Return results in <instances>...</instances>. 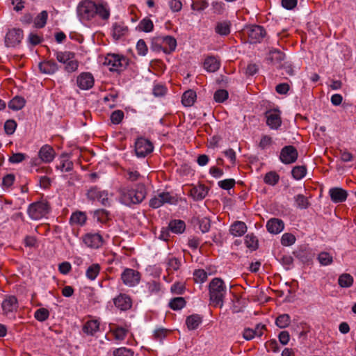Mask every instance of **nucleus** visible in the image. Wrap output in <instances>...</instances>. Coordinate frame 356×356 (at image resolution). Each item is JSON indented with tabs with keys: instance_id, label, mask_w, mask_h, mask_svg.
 Returning a JSON list of instances; mask_svg holds the SVG:
<instances>
[{
	"instance_id": "7",
	"label": "nucleus",
	"mask_w": 356,
	"mask_h": 356,
	"mask_svg": "<svg viewBox=\"0 0 356 356\" xmlns=\"http://www.w3.org/2000/svg\"><path fill=\"white\" fill-rule=\"evenodd\" d=\"M177 202L176 197L169 192H161L154 195L149 200V207L153 209H158L164 204H175Z\"/></svg>"
},
{
	"instance_id": "54",
	"label": "nucleus",
	"mask_w": 356,
	"mask_h": 356,
	"mask_svg": "<svg viewBox=\"0 0 356 356\" xmlns=\"http://www.w3.org/2000/svg\"><path fill=\"white\" fill-rule=\"evenodd\" d=\"M145 288L149 293H155L159 291L160 284L159 282L152 280L146 283Z\"/></svg>"
},
{
	"instance_id": "64",
	"label": "nucleus",
	"mask_w": 356,
	"mask_h": 356,
	"mask_svg": "<svg viewBox=\"0 0 356 356\" xmlns=\"http://www.w3.org/2000/svg\"><path fill=\"white\" fill-rule=\"evenodd\" d=\"M170 8L172 12H178L182 8V3L179 0H170L168 3Z\"/></svg>"
},
{
	"instance_id": "29",
	"label": "nucleus",
	"mask_w": 356,
	"mask_h": 356,
	"mask_svg": "<svg viewBox=\"0 0 356 356\" xmlns=\"http://www.w3.org/2000/svg\"><path fill=\"white\" fill-rule=\"evenodd\" d=\"M86 220L87 217L84 212L76 211L72 214L70 222L72 225L83 226Z\"/></svg>"
},
{
	"instance_id": "8",
	"label": "nucleus",
	"mask_w": 356,
	"mask_h": 356,
	"mask_svg": "<svg viewBox=\"0 0 356 356\" xmlns=\"http://www.w3.org/2000/svg\"><path fill=\"white\" fill-rule=\"evenodd\" d=\"M154 45L155 49H161L165 54H170L175 50L177 41L175 38L170 35L160 36L156 39Z\"/></svg>"
},
{
	"instance_id": "61",
	"label": "nucleus",
	"mask_w": 356,
	"mask_h": 356,
	"mask_svg": "<svg viewBox=\"0 0 356 356\" xmlns=\"http://www.w3.org/2000/svg\"><path fill=\"white\" fill-rule=\"evenodd\" d=\"M138 54L140 56H145L147 53V47L143 40H139L136 44Z\"/></svg>"
},
{
	"instance_id": "26",
	"label": "nucleus",
	"mask_w": 356,
	"mask_h": 356,
	"mask_svg": "<svg viewBox=\"0 0 356 356\" xmlns=\"http://www.w3.org/2000/svg\"><path fill=\"white\" fill-rule=\"evenodd\" d=\"M229 232L234 236H241L247 232V226L242 221H236L230 226Z\"/></svg>"
},
{
	"instance_id": "35",
	"label": "nucleus",
	"mask_w": 356,
	"mask_h": 356,
	"mask_svg": "<svg viewBox=\"0 0 356 356\" xmlns=\"http://www.w3.org/2000/svg\"><path fill=\"white\" fill-rule=\"evenodd\" d=\"M296 256L303 263L309 262L312 257L310 248L309 247H301L296 252Z\"/></svg>"
},
{
	"instance_id": "2",
	"label": "nucleus",
	"mask_w": 356,
	"mask_h": 356,
	"mask_svg": "<svg viewBox=\"0 0 356 356\" xmlns=\"http://www.w3.org/2000/svg\"><path fill=\"white\" fill-rule=\"evenodd\" d=\"M118 192L120 202L128 207L141 203L147 195L146 187L143 184H136L132 188L122 186Z\"/></svg>"
},
{
	"instance_id": "60",
	"label": "nucleus",
	"mask_w": 356,
	"mask_h": 356,
	"mask_svg": "<svg viewBox=\"0 0 356 356\" xmlns=\"http://www.w3.org/2000/svg\"><path fill=\"white\" fill-rule=\"evenodd\" d=\"M235 185V180L234 179H227L218 182V186L225 190H229L233 188Z\"/></svg>"
},
{
	"instance_id": "32",
	"label": "nucleus",
	"mask_w": 356,
	"mask_h": 356,
	"mask_svg": "<svg viewBox=\"0 0 356 356\" xmlns=\"http://www.w3.org/2000/svg\"><path fill=\"white\" fill-rule=\"evenodd\" d=\"M26 104L24 98L16 96L13 97L8 103V107L13 111L21 110Z\"/></svg>"
},
{
	"instance_id": "16",
	"label": "nucleus",
	"mask_w": 356,
	"mask_h": 356,
	"mask_svg": "<svg viewBox=\"0 0 356 356\" xmlns=\"http://www.w3.org/2000/svg\"><path fill=\"white\" fill-rule=\"evenodd\" d=\"M280 158L281 161L284 163H292L295 162L298 158L297 150L293 146H286L282 149Z\"/></svg>"
},
{
	"instance_id": "17",
	"label": "nucleus",
	"mask_w": 356,
	"mask_h": 356,
	"mask_svg": "<svg viewBox=\"0 0 356 356\" xmlns=\"http://www.w3.org/2000/svg\"><path fill=\"white\" fill-rule=\"evenodd\" d=\"M94 77L90 72H82L76 78L77 86L81 90H89L94 86Z\"/></svg>"
},
{
	"instance_id": "41",
	"label": "nucleus",
	"mask_w": 356,
	"mask_h": 356,
	"mask_svg": "<svg viewBox=\"0 0 356 356\" xmlns=\"http://www.w3.org/2000/svg\"><path fill=\"white\" fill-rule=\"evenodd\" d=\"M138 27L139 30L143 31L144 32H151L154 28L153 22L148 17H145L140 22Z\"/></svg>"
},
{
	"instance_id": "21",
	"label": "nucleus",
	"mask_w": 356,
	"mask_h": 356,
	"mask_svg": "<svg viewBox=\"0 0 356 356\" xmlns=\"http://www.w3.org/2000/svg\"><path fill=\"white\" fill-rule=\"evenodd\" d=\"M1 307L6 314L16 311L18 307L17 298L13 296H8L3 301Z\"/></svg>"
},
{
	"instance_id": "58",
	"label": "nucleus",
	"mask_w": 356,
	"mask_h": 356,
	"mask_svg": "<svg viewBox=\"0 0 356 356\" xmlns=\"http://www.w3.org/2000/svg\"><path fill=\"white\" fill-rule=\"evenodd\" d=\"M17 127V123L13 120H8L5 122L4 129L7 134L11 135L13 134Z\"/></svg>"
},
{
	"instance_id": "40",
	"label": "nucleus",
	"mask_w": 356,
	"mask_h": 356,
	"mask_svg": "<svg viewBox=\"0 0 356 356\" xmlns=\"http://www.w3.org/2000/svg\"><path fill=\"white\" fill-rule=\"evenodd\" d=\"M284 58V54L278 49H273L269 53V58L275 64H280Z\"/></svg>"
},
{
	"instance_id": "62",
	"label": "nucleus",
	"mask_w": 356,
	"mask_h": 356,
	"mask_svg": "<svg viewBox=\"0 0 356 356\" xmlns=\"http://www.w3.org/2000/svg\"><path fill=\"white\" fill-rule=\"evenodd\" d=\"M114 356H133V352L126 348H120L113 352Z\"/></svg>"
},
{
	"instance_id": "59",
	"label": "nucleus",
	"mask_w": 356,
	"mask_h": 356,
	"mask_svg": "<svg viewBox=\"0 0 356 356\" xmlns=\"http://www.w3.org/2000/svg\"><path fill=\"white\" fill-rule=\"evenodd\" d=\"M225 6V3L222 1H213L211 3L213 12L218 15H220L224 12Z\"/></svg>"
},
{
	"instance_id": "55",
	"label": "nucleus",
	"mask_w": 356,
	"mask_h": 356,
	"mask_svg": "<svg viewBox=\"0 0 356 356\" xmlns=\"http://www.w3.org/2000/svg\"><path fill=\"white\" fill-rule=\"evenodd\" d=\"M296 206L300 209H306L309 204L308 200L303 195H297L295 197Z\"/></svg>"
},
{
	"instance_id": "63",
	"label": "nucleus",
	"mask_w": 356,
	"mask_h": 356,
	"mask_svg": "<svg viewBox=\"0 0 356 356\" xmlns=\"http://www.w3.org/2000/svg\"><path fill=\"white\" fill-rule=\"evenodd\" d=\"M26 158V155L23 153L13 154L10 158L9 161L12 163H19L23 161Z\"/></svg>"
},
{
	"instance_id": "4",
	"label": "nucleus",
	"mask_w": 356,
	"mask_h": 356,
	"mask_svg": "<svg viewBox=\"0 0 356 356\" xmlns=\"http://www.w3.org/2000/svg\"><path fill=\"white\" fill-rule=\"evenodd\" d=\"M50 211V206L46 200L35 202L29 204L27 213L33 220H39L45 217Z\"/></svg>"
},
{
	"instance_id": "13",
	"label": "nucleus",
	"mask_w": 356,
	"mask_h": 356,
	"mask_svg": "<svg viewBox=\"0 0 356 356\" xmlns=\"http://www.w3.org/2000/svg\"><path fill=\"white\" fill-rule=\"evenodd\" d=\"M267 125L272 129H277L282 124L281 113L277 109L269 110L266 112Z\"/></svg>"
},
{
	"instance_id": "51",
	"label": "nucleus",
	"mask_w": 356,
	"mask_h": 356,
	"mask_svg": "<svg viewBox=\"0 0 356 356\" xmlns=\"http://www.w3.org/2000/svg\"><path fill=\"white\" fill-rule=\"evenodd\" d=\"M291 173L293 177L298 180L306 175V168L304 166H296L293 168Z\"/></svg>"
},
{
	"instance_id": "6",
	"label": "nucleus",
	"mask_w": 356,
	"mask_h": 356,
	"mask_svg": "<svg viewBox=\"0 0 356 356\" xmlns=\"http://www.w3.org/2000/svg\"><path fill=\"white\" fill-rule=\"evenodd\" d=\"M104 64L108 67L110 71L120 72L128 65L127 59L118 54H108L105 57Z\"/></svg>"
},
{
	"instance_id": "36",
	"label": "nucleus",
	"mask_w": 356,
	"mask_h": 356,
	"mask_svg": "<svg viewBox=\"0 0 356 356\" xmlns=\"http://www.w3.org/2000/svg\"><path fill=\"white\" fill-rule=\"evenodd\" d=\"M86 334H93L99 330V323L97 320H90L86 323L83 328Z\"/></svg>"
},
{
	"instance_id": "9",
	"label": "nucleus",
	"mask_w": 356,
	"mask_h": 356,
	"mask_svg": "<svg viewBox=\"0 0 356 356\" xmlns=\"http://www.w3.org/2000/svg\"><path fill=\"white\" fill-rule=\"evenodd\" d=\"M121 280L126 286L133 287L139 283L140 274L134 269L125 268L121 274Z\"/></svg>"
},
{
	"instance_id": "45",
	"label": "nucleus",
	"mask_w": 356,
	"mask_h": 356,
	"mask_svg": "<svg viewBox=\"0 0 356 356\" xmlns=\"http://www.w3.org/2000/svg\"><path fill=\"white\" fill-rule=\"evenodd\" d=\"M245 243L248 248L256 250L258 247V240L252 234H249L245 236Z\"/></svg>"
},
{
	"instance_id": "11",
	"label": "nucleus",
	"mask_w": 356,
	"mask_h": 356,
	"mask_svg": "<svg viewBox=\"0 0 356 356\" xmlns=\"http://www.w3.org/2000/svg\"><path fill=\"white\" fill-rule=\"evenodd\" d=\"M152 143L144 138H139L135 143V152L138 157H145L153 151Z\"/></svg>"
},
{
	"instance_id": "57",
	"label": "nucleus",
	"mask_w": 356,
	"mask_h": 356,
	"mask_svg": "<svg viewBox=\"0 0 356 356\" xmlns=\"http://www.w3.org/2000/svg\"><path fill=\"white\" fill-rule=\"evenodd\" d=\"M124 118V113L120 110L113 111L111 115V120L112 123L118 124L121 122Z\"/></svg>"
},
{
	"instance_id": "25",
	"label": "nucleus",
	"mask_w": 356,
	"mask_h": 356,
	"mask_svg": "<svg viewBox=\"0 0 356 356\" xmlns=\"http://www.w3.org/2000/svg\"><path fill=\"white\" fill-rule=\"evenodd\" d=\"M74 164L67 155L63 154L59 159V164L56 165V169L62 172H68L73 170Z\"/></svg>"
},
{
	"instance_id": "12",
	"label": "nucleus",
	"mask_w": 356,
	"mask_h": 356,
	"mask_svg": "<svg viewBox=\"0 0 356 356\" xmlns=\"http://www.w3.org/2000/svg\"><path fill=\"white\" fill-rule=\"evenodd\" d=\"M246 31L250 43L260 42L266 35V31L259 25L251 26Z\"/></svg>"
},
{
	"instance_id": "23",
	"label": "nucleus",
	"mask_w": 356,
	"mask_h": 356,
	"mask_svg": "<svg viewBox=\"0 0 356 356\" xmlns=\"http://www.w3.org/2000/svg\"><path fill=\"white\" fill-rule=\"evenodd\" d=\"M39 69L43 74H53L58 70V67L55 61L50 60L40 63Z\"/></svg>"
},
{
	"instance_id": "49",
	"label": "nucleus",
	"mask_w": 356,
	"mask_h": 356,
	"mask_svg": "<svg viewBox=\"0 0 356 356\" xmlns=\"http://www.w3.org/2000/svg\"><path fill=\"white\" fill-rule=\"evenodd\" d=\"M296 242V237L291 233H284L281 238V243L284 246H291Z\"/></svg>"
},
{
	"instance_id": "53",
	"label": "nucleus",
	"mask_w": 356,
	"mask_h": 356,
	"mask_svg": "<svg viewBox=\"0 0 356 356\" xmlns=\"http://www.w3.org/2000/svg\"><path fill=\"white\" fill-rule=\"evenodd\" d=\"M228 97V92L227 90L221 89L215 92L213 99L216 102L221 103L225 101Z\"/></svg>"
},
{
	"instance_id": "18",
	"label": "nucleus",
	"mask_w": 356,
	"mask_h": 356,
	"mask_svg": "<svg viewBox=\"0 0 356 356\" xmlns=\"http://www.w3.org/2000/svg\"><path fill=\"white\" fill-rule=\"evenodd\" d=\"M38 156L42 162L49 163L55 158V151L51 146L44 145L40 148Z\"/></svg>"
},
{
	"instance_id": "30",
	"label": "nucleus",
	"mask_w": 356,
	"mask_h": 356,
	"mask_svg": "<svg viewBox=\"0 0 356 356\" xmlns=\"http://www.w3.org/2000/svg\"><path fill=\"white\" fill-rule=\"evenodd\" d=\"M202 318L199 314H192L187 317L186 324L189 330H195L201 324Z\"/></svg>"
},
{
	"instance_id": "5",
	"label": "nucleus",
	"mask_w": 356,
	"mask_h": 356,
	"mask_svg": "<svg viewBox=\"0 0 356 356\" xmlns=\"http://www.w3.org/2000/svg\"><path fill=\"white\" fill-rule=\"evenodd\" d=\"M54 56L58 62L65 65V70L67 72L71 73L75 72L78 69L79 63L74 58V53L68 51H56L54 53Z\"/></svg>"
},
{
	"instance_id": "3",
	"label": "nucleus",
	"mask_w": 356,
	"mask_h": 356,
	"mask_svg": "<svg viewBox=\"0 0 356 356\" xmlns=\"http://www.w3.org/2000/svg\"><path fill=\"white\" fill-rule=\"evenodd\" d=\"M209 290L211 302L214 306L221 307L227 293L224 282L220 278L213 279L209 283Z\"/></svg>"
},
{
	"instance_id": "46",
	"label": "nucleus",
	"mask_w": 356,
	"mask_h": 356,
	"mask_svg": "<svg viewBox=\"0 0 356 356\" xmlns=\"http://www.w3.org/2000/svg\"><path fill=\"white\" fill-rule=\"evenodd\" d=\"M199 228L202 233H207L209 231L211 227V221L207 217L197 219Z\"/></svg>"
},
{
	"instance_id": "39",
	"label": "nucleus",
	"mask_w": 356,
	"mask_h": 356,
	"mask_svg": "<svg viewBox=\"0 0 356 356\" xmlns=\"http://www.w3.org/2000/svg\"><path fill=\"white\" fill-rule=\"evenodd\" d=\"M353 277L348 273L341 275L338 279V284L341 287L348 288L353 285Z\"/></svg>"
},
{
	"instance_id": "50",
	"label": "nucleus",
	"mask_w": 356,
	"mask_h": 356,
	"mask_svg": "<svg viewBox=\"0 0 356 356\" xmlns=\"http://www.w3.org/2000/svg\"><path fill=\"white\" fill-rule=\"evenodd\" d=\"M181 262L178 259L175 257L169 258L167 262V270L171 272L177 270L179 268Z\"/></svg>"
},
{
	"instance_id": "28",
	"label": "nucleus",
	"mask_w": 356,
	"mask_h": 356,
	"mask_svg": "<svg viewBox=\"0 0 356 356\" xmlns=\"http://www.w3.org/2000/svg\"><path fill=\"white\" fill-rule=\"evenodd\" d=\"M231 22L228 20L218 22L215 27V31L221 36H226L230 33Z\"/></svg>"
},
{
	"instance_id": "27",
	"label": "nucleus",
	"mask_w": 356,
	"mask_h": 356,
	"mask_svg": "<svg viewBox=\"0 0 356 356\" xmlns=\"http://www.w3.org/2000/svg\"><path fill=\"white\" fill-rule=\"evenodd\" d=\"M220 66V61L215 56H208L204 62V68L209 72L217 71Z\"/></svg>"
},
{
	"instance_id": "22",
	"label": "nucleus",
	"mask_w": 356,
	"mask_h": 356,
	"mask_svg": "<svg viewBox=\"0 0 356 356\" xmlns=\"http://www.w3.org/2000/svg\"><path fill=\"white\" fill-rule=\"evenodd\" d=\"M113 301L115 307L122 311L127 310L131 307V298L126 294H120Z\"/></svg>"
},
{
	"instance_id": "42",
	"label": "nucleus",
	"mask_w": 356,
	"mask_h": 356,
	"mask_svg": "<svg viewBox=\"0 0 356 356\" xmlns=\"http://www.w3.org/2000/svg\"><path fill=\"white\" fill-rule=\"evenodd\" d=\"M208 277V273L203 269H197L193 272V279L196 283H203Z\"/></svg>"
},
{
	"instance_id": "19",
	"label": "nucleus",
	"mask_w": 356,
	"mask_h": 356,
	"mask_svg": "<svg viewBox=\"0 0 356 356\" xmlns=\"http://www.w3.org/2000/svg\"><path fill=\"white\" fill-rule=\"evenodd\" d=\"M331 200L334 203H341L346 201L348 193L347 191L341 188L334 187L329 191Z\"/></svg>"
},
{
	"instance_id": "38",
	"label": "nucleus",
	"mask_w": 356,
	"mask_h": 356,
	"mask_svg": "<svg viewBox=\"0 0 356 356\" xmlns=\"http://www.w3.org/2000/svg\"><path fill=\"white\" fill-rule=\"evenodd\" d=\"M101 267L98 264H93L90 266L86 272V275L90 280H95L99 273Z\"/></svg>"
},
{
	"instance_id": "37",
	"label": "nucleus",
	"mask_w": 356,
	"mask_h": 356,
	"mask_svg": "<svg viewBox=\"0 0 356 356\" xmlns=\"http://www.w3.org/2000/svg\"><path fill=\"white\" fill-rule=\"evenodd\" d=\"M47 18L48 13L46 10H42L33 19L35 26L39 29L44 27L47 23Z\"/></svg>"
},
{
	"instance_id": "56",
	"label": "nucleus",
	"mask_w": 356,
	"mask_h": 356,
	"mask_svg": "<svg viewBox=\"0 0 356 356\" xmlns=\"http://www.w3.org/2000/svg\"><path fill=\"white\" fill-rule=\"evenodd\" d=\"M49 312L47 309L44 308H40L37 309L35 312V318L40 321H44L49 317Z\"/></svg>"
},
{
	"instance_id": "14",
	"label": "nucleus",
	"mask_w": 356,
	"mask_h": 356,
	"mask_svg": "<svg viewBox=\"0 0 356 356\" xmlns=\"http://www.w3.org/2000/svg\"><path fill=\"white\" fill-rule=\"evenodd\" d=\"M23 38V31L19 29H13L6 35L5 43L7 47H15Z\"/></svg>"
},
{
	"instance_id": "52",
	"label": "nucleus",
	"mask_w": 356,
	"mask_h": 356,
	"mask_svg": "<svg viewBox=\"0 0 356 356\" xmlns=\"http://www.w3.org/2000/svg\"><path fill=\"white\" fill-rule=\"evenodd\" d=\"M124 172L126 173L124 177L127 180L130 181H135L138 180L140 177V175L138 171L131 170L130 168L124 169Z\"/></svg>"
},
{
	"instance_id": "15",
	"label": "nucleus",
	"mask_w": 356,
	"mask_h": 356,
	"mask_svg": "<svg viewBox=\"0 0 356 356\" xmlns=\"http://www.w3.org/2000/svg\"><path fill=\"white\" fill-rule=\"evenodd\" d=\"M84 244L91 248H99L104 243L102 236L98 233H88L83 236Z\"/></svg>"
},
{
	"instance_id": "44",
	"label": "nucleus",
	"mask_w": 356,
	"mask_h": 356,
	"mask_svg": "<svg viewBox=\"0 0 356 356\" xmlns=\"http://www.w3.org/2000/svg\"><path fill=\"white\" fill-rule=\"evenodd\" d=\"M186 305L184 298L177 297L172 299L169 303V306L173 310H179L182 309Z\"/></svg>"
},
{
	"instance_id": "1",
	"label": "nucleus",
	"mask_w": 356,
	"mask_h": 356,
	"mask_svg": "<svg viewBox=\"0 0 356 356\" xmlns=\"http://www.w3.org/2000/svg\"><path fill=\"white\" fill-rule=\"evenodd\" d=\"M76 15L81 23L100 19L106 21L111 15L108 3L103 0H83L76 7Z\"/></svg>"
},
{
	"instance_id": "20",
	"label": "nucleus",
	"mask_w": 356,
	"mask_h": 356,
	"mask_svg": "<svg viewBox=\"0 0 356 356\" xmlns=\"http://www.w3.org/2000/svg\"><path fill=\"white\" fill-rule=\"evenodd\" d=\"M267 230L273 234L280 233L284 228L283 221L278 218H271L266 223Z\"/></svg>"
},
{
	"instance_id": "43",
	"label": "nucleus",
	"mask_w": 356,
	"mask_h": 356,
	"mask_svg": "<svg viewBox=\"0 0 356 356\" xmlns=\"http://www.w3.org/2000/svg\"><path fill=\"white\" fill-rule=\"evenodd\" d=\"M291 322V318L289 314H283L277 316L275 323L280 328L286 327Z\"/></svg>"
},
{
	"instance_id": "48",
	"label": "nucleus",
	"mask_w": 356,
	"mask_h": 356,
	"mask_svg": "<svg viewBox=\"0 0 356 356\" xmlns=\"http://www.w3.org/2000/svg\"><path fill=\"white\" fill-rule=\"evenodd\" d=\"M318 260L323 266H327L332 263V257L326 252H321L318 256Z\"/></svg>"
},
{
	"instance_id": "33",
	"label": "nucleus",
	"mask_w": 356,
	"mask_h": 356,
	"mask_svg": "<svg viewBox=\"0 0 356 356\" xmlns=\"http://www.w3.org/2000/svg\"><path fill=\"white\" fill-rule=\"evenodd\" d=\"M168 227L170 231L175 234H181L186 228L185 222L181 220L170 221Z\"/></svg>"
},
{
	"instance_id": "31",
	"label": "nucleus",
	"mask_w": 356,
	"mask_h": 356,
	"mask_svg": "<svg viewBox=\"0 0 356 356\" xmlns=\"http://www.w3.org/2000/svg\"><path fill=\"white\" fill-rule=\"evenodd\" d=\"M207 194V190L204 186H195L191 190V195L195 200L204 199Z\"/></svg>"
},
{
	"instance_id": "34",
	"label": "nucleus",
	"mask_w": 356,
	"mask_h": 356,
	"mask_svg": "<svg viewBox=\"0 0 356 356\" xmlns=\"http://www.w3.org/2000/svg\"><path fill=\"white\" fill-rule=\"evenodd\" d=\"M196 99V93L193 90H189L186 91L181 98V102L185 106H191Z\"/></svg>"
},
{
	"instance_id": "10",
	"label": "nucleus",
	"mask_w": 356,
	"mask_h": 356,
	"mask_svg": "<svg viewBox=\"0 0 356 356\" xmlns=\"http://www.w3.org/2000/svg\"><path fill=\"white\" fill-rule=\"evenodd\" d=\"M87 197L90 200L100 202L104 206L110 205L108 192L106 191H101L96 186L92 187L88 191Z\"/></svg>"
},
{
	"instance_id": "47",
	"label": "nucleus",
	"mask_w": 356,
	"mask_h": 356,
	"mask_svg": "<svg viewBox=\"0 0 356 356\" xmlns=\"http://www.w3.org/2000/svg\"><path fill=\"white\" fill-rule=\"evenodd\" d=\"M264 180L266 184L274 186L279 181V175L275 172H269L265 175Z\"/></svg>"
},
{
	"instance_id": "24",
	"label": "nucleus",
	"mask_w": 356,
	"mask_h": 356,
	"mask_svg": "<svg viewBox=\"0 0 356 356\" xmlns=\"http://www.w3.org/2000/svg\"><path fill=\"white\" fill-rule=\"evenodd\" d=\"M128 32L127 26L123 22H115L112 26V35L115 40L120 39Z\"/></svg>"
}]
</instances>
